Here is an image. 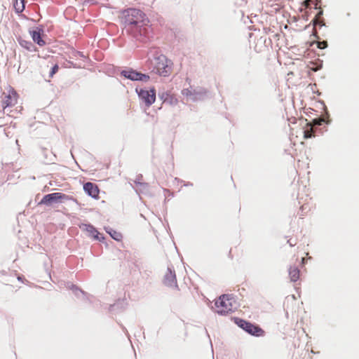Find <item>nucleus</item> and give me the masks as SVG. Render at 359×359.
Masks as SVG:
<instances>
[{"label":"nucleus","instance_id":"f8f14e48","mask_svg":"<svg viewBox=\"0 0 359 359\" xmlns=\"http://www.w3.org/2000/svg\"><path fill=\"white\" fill-rule=\"evenodd\" d=\"M83 229L88 232L90 236L93 237L95 239L100 240L99 235L100 233L92 225L90 224H83Z\"/></svg>","mask_w":359,"mask_h":359},{"label":"nucleus","instance_id":"0eeeda50","mask_svg":"<svg viewBox=\"0 0 359 359\" xmlns=\"http://www.w3.org/2000/svg\"><path fill=\"white\" fill-rule=\"evenodd\" d=\"M121 74L132 81H147L149 79V76L137 72L133 69L124 70Z\"/></svg>","mask_w":359,"mask_h":359},{"label":"nucleus","instance_id":"ddd939ff","mask_svg":"<svg viewBox=\"0 0 359 359\" xmlns=\"http://www.w3.org/2000/svg\"><path fill=\"white\" fill-rule=\"evenodd\" d=\"M33 41L40 46L45 45V41L41 39V33L39 31L33 30L30 32Z\"/></svg>","mask_w":359,"mask_h":359},{"label":"nucleus","instance_id":"f257e3e1","mask_svg":"<svg viewBox=\"0 0 359 359\" xmlns=\"http://www.w3.org/2000/svg\"><path fill=\"white\" fill-rule=\"evenodd\" d=\"M125 26L135 38H147L150 33V21L140 10L130 8L124 12Z\"/></svg>","mask_w":359,"mask_h":359},{"label":"nucleus","instance_id":"5701e85b","mask_svg":"<svg viewBox=\"0 0 359 359\" xmlns=\"http://www.w3.org/2000/svg\"><path fill=\"white\" fill-rule=\"evenodd\" d=\"M287 243L290 244V246H294V245H295V244H296V243H292V242H291V241H290V240H289V241H287Z\"/></svg>","mask_w":359,"mask_h":359},{"label":"nucleus","instance_id":"2eb2a0df","mask_svg":"<svg viewBox=\"0 0 359 359\" xmlns=\"http://www.w3.org/2000/svg\"><path fill=\"white\" fill-rule=\"evenodd\" d=\"M312 24L313 25V36H315L317 39L319 38L318 35V32H317V30H316V27L317 25H319L320 27H323L325 25V22H324V20L322 18H314L313 20H312Z\"/></svg>","mask_w":359,"mask_h":359},{"label":"nucleus","instance_id":"a878e982","mask_svg":"<svg viewBox=\"0 0 359 359\" xmlns=\"http://www.w3.org/2000/svg\"><path fill=\"white\" fill-rule=\"evenodd\" d=\"M317 5H318V3H316L315 8H317Z\"/></svg>","mask_w":359,"mask_h":359},{"label":"nucleus","instance_id":"9d476101","mask_svg":"<svg viewBox=\"0 0 359 359\" xmlns=\"http://www.w3.org/2000/svg\"><path fill=\"white\" fill-rule=\"evenodd\" d=\"M85 191L92 197H97L99 194V189L97 185L92 182H87L83 185Z\"/></svg>","mask_w":359,"mask_h":359},{"label":"nucleus","instance_id":"412c9836","mask_svg":"<svg viewBox=\"0 0 359 359\" xmlns=\"http://www.w3.org/2000/svg\"><path fill=\"white\" fill-rule=\"evenodd\" d=\"M323 10L320 8V11H318V13L316 14L315 18H322V15H323Z\"/></svg>","mask_w":359,"mask_h":359},{"label":"nucleus","instance_id":"20e7f679","mask_svg":"<svg viewBox=\"0 0 359 359\" xmlns=\"http://www.w3.org/2000/svg\"><path fill=\"white\" fill-rule=\"evenodd\" d=\"M70 200H72V196H69L61 192H55L45 195L39 204L50 205L53 203H62L65 201Z\"/></svg>","mask_w":359,"mask_h":359},{"label":"nucleus","instance_id":"1a4fd4ad","mask_svg":"<svg viewBox=\"0 0 359 359\" xmlns=\"http://www.w3.org/2000/svg\"><path fill=\"white\" fill-rule=\"evenodd\" d=\"M138 95L148 107L151 105L156 100V91L154 89H151L150 90L141 89Z\"/></svg>","mask_w":359,"mask_h":359},{"label":"nucleus","instance_id":"f3484780","mask_svg":"<svg viewBox=\"0 0 359 359\" xmlns=\"http://www.w3.org/2000/svg\"><path fill=\"white\" fill-rule=\"evenodd\" d=\"M14 7L17 12L20 13L23 11L24 6V0H15L14 4Z\"/></svg>","mask_w":359,"mask_h":359},{"label":"nucleus","instance_id":"bb28decb","mask_svg":"<svg viewBox=\"0 0 359 359\" xmlns=\"http://www.w3.org/2000/svg\"><path fill=\"white\" fill-rule=\"evenodd\" d=\"M289 299H290V297H287V301H289Z\"/></svg>","mask_w":359,"mask_h":359},{"label":"nucleus","instance_id":"6ab92c4d","mask_svg":"<svg viewBox=\"0 0 359 359\" xmlns=\"http://www.w3.org/2000/svg\"><path fill=\"white\" fill-rule=\"evenodd\" d=\"M59 66L57 65H55L50 72V77H53L54 74L57 72Z\"/></svg>","mask_w":359,"mask_h":359},{"label":"nucleus","instance_id":"4468645a","mask_svg":"<svg viewBox=\"0 0 359 359\" xmlns=\"http://www.w3.org/2000/svg\"><path fill=\"white\" fill-rule=\"evenodd\" d=\"M289 276L290 280L293 282H295L297 280H299L300 277V271L299 269L296 266H290L289 269Z\"/></svg>","mask_w":359,"mask_h":359},{"label":"nucleus","instance_id":"6e6552de","mask_svg":"<svg viewBox=\"0 0 359 359\" xmlns=\"http://www.w3.org/2000/svg\"><path fill=\"white\" fill-rule=\"evenodd\" d=\"M326 121L324 118H316L313 120L312 123H306L304 128V137L305 139L311 138L314 136L313 126H320L323 123H325Z\"/></svg>","mask_w":359,"mask_h":359},{"label":"nucleus","instance_id":"4be33fe9","mask_svg":"<svg viewBox=\"0 0 359 359\" xmlns=\"http://www.w3.org/2000/svg\"><path fill=\"white\" fill-rule=\"evenodd\" d=\"M312 0H305L304 1V5L307 8L310 5V3L311 2Z\"/></svg>","mask_w":359,"mask_h":359},{"label":"nucleus","instance_id":"423d86ee","mask_svg":"<svg viewBox=\"0 0 359 359\" xmlns=\"http://www.w3.org/2000/svg\"><path fill=\"white\" fill-rule=\"evenodd\" d=\"M18 98V93L13 88H10L7 93H4L2 100V107L4 110L7 107L15 106L17 104Z\"/></svg>","mask_w":359,"mask_h":359},{"label":"nucleus","instance_id":"9b49d317","mask_svg":"<svg viewBox=\"0 0 359 359\" xmlns=\"http://www.w3.org/2000/svg\"><path fill=\"white\" fill-rule=\"evenodd\" d=\"M164 283L165 285L170 287L174 286L175 287H177L175 274L172 273L171 271H168L165 276Z\"/></svg>","mask_w":359,"mask_h":359},{"label":"nucleus","instance_id":"a211bd4d","mask_svg":"<svg viewBox=\"0 0 359 359\" xmlns=\"http://www.w3.org/2000/svg\"><path fill=\"white\" fill-rule=\"evenodd\" d=\"M109 233L114 240L118 241H121L123 238V236L121 233L114 230H111L110 231H109Z\"/></svg>","mask_w":359,"mask_h":359},{"label":"nucleus","instance_id":"dca6fc26","mask_svg":"<svg viewBox=\"0 0 359 359\" xmlns=\"http://www.w3.org/2000/svg\"><path fill=\"white\" fill-rule=\"evenodd\" d=\"M18 41H19L20 45L22 48H24L28 50H30V51H32V50L36 51V49L34 48V46L33 45V43L32 42L25 40V39H20L18 40Z\"/></svg>","mask_w":359,"mask_h":359},{"label":"nucleus","instance_id":"393cba45","mask_svg":"<svg viewBox=\"0 0 359 359\" xmlns=\"http://www.w3.org/2000/svg\"><path fill=\"white\" fill-rule=\"evenodd\" d=\"M290 298H291L292 299H293V300H295V299H296V298H295L294 295H292Z\"/></svg>","mask_w":359,"mask_h":359},{"label":"nucleus","instance_id":"39448f33","mask_svg":"<svg viewBox=\"0 0 359 359\" xmlns=\"http://www.w3.org/2000/svg\"><path fill=\"white\" fill-rule=\"evenodd\" d=\"M154 69L160 76H167L172 72L171 62L165 57L160 56L156 58Z\"/></svg>","mask_w":359,"mask_h":359},{"label":"nucleus","instance_id":"b1692460","mask_svg":"<svg viewBox=\"0 0 359 359\" xmlns=\"http://www.w3.org/2000/svg\"><path fill=\"white\" fill-rule=\"evenodd\" d=\"M304 261H305V258L304 257H302V264H304Z\"/></svg>","mask_w":359,"mask_h":359},{"label":"nucleus","instance_id":"7ed1b4c3","mask_svg":"<svg viewBox=\"0 0 359 359\" xmlns=\"http://www.w3.org/2000/svg\"><path fill=\"white\" fill-rule=\"evenodd\" d=\"M236 323L238 327L242 328L246 332L255 336V337H262L264 335L265 332L262 330L259 326L252 324L250 322H248L243 319H236Z\"/></svg>","mask_w":359,"mask_h":359},{"label":"nucleus","instance_id":"aec40b11","mask_svg":"<svg viewBox=\"0 0 359 359\" xmlns=\"http://www.w3.org/2000/svg\"><path fill=\"white\" fill-rule=\"evenodd\" d=\"M318 48L320 49H323L327 46V43L325 41H319L317 43Z\"/></svg>","mask_w":359,"mask_h":359},{"label":"nucleus","instance_id":"f03ea898","mask_svg":"<svg viewBox=\"0 0 359 359\" xmlns=\"http://www.w3.org/2000/svg\"><path fill=\"white\" fill-rule=\"evenodd\" d=\"M216 312L221 315H227L237 308L236 301L231 294H222L215 302Z\"/></svg>","mask_w":359,"mask_h":359}]
</instances>
